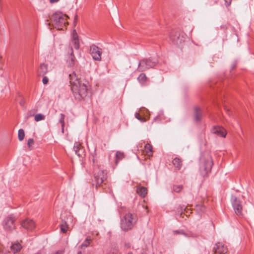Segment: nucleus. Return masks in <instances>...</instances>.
Segmentation results:
<instances>
[{
	"instance_id": "393cba45",
	"label": "nucleus",
	"mask_w": 254,
	"mask_h": 254,
	"mask_svg": "<svg viewBox=\"0 0 254 254\" xmlns=\"http://www.w3.org/2000/svg\"><path fill=\"white\" fill-rule=\"evenodd\" d=\"M60 227L61 231L62 232L65 233L67 232L68 229V225L67 224V223L65 221L62 220L60 224Z\"/></svg>"
},
{
	"instance_id": "e433bc0d",
	"label": "nucleus",
	"mask_w": 254,
	"mask_h": 254,
	"mask_svg": "<svg viewBox=\"0 0 254 254\" xmlns=\"http://www.w3.org/2000/svg\"><path fill=\"white\" fill-rule=\"evenodd\" d=\"M78 39V36L75 30L72 32V40Z\"/></svg>"
},
{
	"instance_id": "ea45409f",
	"label": "nucleus",
	"mask_w": 254,
	"mask_h": 254,
	"mask_svg": "<svg viewBox=\"0 0 254 254\" xmlns=\"http://www.w3.org/2000/svg\"><path fill=\"white\" fill-rule=\"evenodd\" d=\"M78 19L77 14H75L74 18V23H76Z\"/></svg>"
},
{
	"instance_id": "dca6fc26",
	"label": "nucleus",
	"mask_w": 254,
	"mask_h": 254,
	"mask_svg": "<svg viewBox=\"0 0 254 254\" xmlns=\"http://www.w3.org/2000/svg\"><path fill=\"white\" fill-rule=\"evenodd\" d=\"M136 192L138 194L142 197H144L147 193V188L139 186L137 187Z\"/></svg>"
},
{
	"instance_id": "ddd939ff",
	"label": "nucleus",
	"mask_w": 254,
	"mask_h": 254,
	"mask_svg": "<svg viewBox=\"0 0 254 254\" xmlns=\"http://www.w3.org/2000/svg\"><path fill=\"white\" fill-rule=\"evenodd\" d=\"M212 132L223 137H225L227 134L226 130L223 127L220 126L214 127L212 129Z\"/></svg>"
},
{
	"instance_id": "79ce46f5",
	"label": "nucleus",
	"mask_w": 254,
	"mask_h": 254,
	"mask_svg": "<svg viewBox=\"0 0 254 254\" xmlns=\"http://www.w3.org/2000/svg\"><path fill=\"white\" fill-rule=\"evenodd\" d=\"M225 3H226V5L227 6H230V4H231V0H230V1H227L226 0H225Z\"/></svg>"
},
{
	"instance_id": "1a4fd4ad",
	"label": "nucleus",
	"mask_w": 254,
	"mask_h": 254,
	"mask_svg": "<svg viewBox=\"0 0 254 254\" xmlns=\"http://www.w3.org/2000/svg\"><path fill=\"white\" fill-rule=\"evenodd\" d=\"M90 52L94 60L100 61L101 60L102 49L93 44L90 46Z\"/></svg>"
},
{
	"instance_id": "2f4dec72",
	"label": "nucleus",
	"mask_w": 254,
	"mask_h": 254,
	"mask_svg": "<svg viewBox=\"0 0 254 254\" xmlns=\"http://www.w3.org/2000/svg\"><path fill=\"white\" fill-rule=\"evenodd\" d=\"M34 141L33 139H32V138H30L28 140L27 145H28V148H29V150L32 149V146L34 144Z\"/></svg>"
},
{
	"instance_id": "423d86ee",
	"label": "nucleus",
	"mask_w": 254,
	"mask_h": 254,
	"mask_svg": "<svg viewBox=\"0 0 254 254\" xmlns=\"http://www.w3.org/2000/svg\"><path fill=\"white\" fill-rule=\"evenodd\" d=\"M156 62L150 59H145L141 60L138 64V69L139 71H145L147 69L154 67Z\"/></svg>"
},
{
	"instance_id": "6e6552de",
	"label": "nucleus",
	"mask_w": 254,
	"mask_h": 254,
	"mask_svg": "<svg viewBox=\"0 0 254 254\" xmlns=\"http://www.w3.org/2000/svg\"><path fill=\"white\" fill-rule=\"evenodd\" d=\"M15 217L10 215L6 217L3 221L2 225L4 229L6 231L11 232L15 228Z\"/></svg>"
},
{
	"instance_id": "c85d7f7f",
	"label": "nucleus",
	"mask_w": 254,
	"mask_h": 254,
	"mask_svg": "<svg viewBox=\"0 0 254 254\" xmlns=\"http://www.w3.org/2000/svg\"><path fill=\"white\" fill-rule=\"evenodd\" d=\"M64 117H65V116L64 114H61L59 122L61 124L63 132H64Z\"/></svg>"
},
{
	"instance_id": "a19ab883",
	"label": "nucleus",
	"mask_w": 254,
	"mask_h": 254,
	"mask_svg": "<svg viewBox=\"0 0 254 254\" xmlns=\"http://www.w3.org/2000/svg\"><path fill=\"white\" fill-rule=\"evenodd\" d=\"M59 0H50V2L51 3H55V2H57Z\"/></svg>"
},
{
	"instance_id": "7c9ffc66",
	"label": "nucleus",
	"mask_w": 254,
	"mask_h": 254,
	"mask_svg": "<svg viewBox=\"0 0 254 254\" xmlns=\"http://www.w3.org/2000/svg\"><path fill=\"white\" fill-rule=\"evenodd\" d=\"M91 239L86 238L83 243L81 245V247H87L90 243Z\"/></svg>"
},
{
	"instance_id": "b1692460",
	"label": "nucleus",
	"mask_w": 254,
	"mask_h": 254,
	"mask_svg": "<svg viewBox=\"0 0 254 254\" xmlns=\"http://www.w3.org/2000/svg\"><path fill=\"white\" fill-rule=\"evenodd\" d=\"M73 149L76 154H77L78 156H80L81 155L80 154V144L79 142L75 143L73 146Z\"/></svg>"
},
{
	"instance_id": "de8ad7c7",
	"label": "nucleus",
	"mask_w": 254,
	"mask_h": 254,
	"mask_svg": "<svg viewBox=\"0 0 254 254\" xmlns=\"http://www.w3.org/2000/svg\"><path fill=\"white\" fill-rule=\"evenodd\" d=\"M20 105H23V102L20 103Z\"/></svg>"
},
{
	"instance_id": "20e7f679",
	"label": "nucleus",
	"mask_w": 254,
	"mask_h": 254,
	"mask_svg": "<svg viewBox=\"0 0 254 254\" xmlns=\"http://www.w3.org/2000/svg\"><path fill=\"white\" fill-rule=\"evenodd\" d=\"M94 182L96 187L100 186L107 179V172L100 167H97L94 170Z\"/></svg>"
},
{
	"instance_id": "58836bf2",
	"label": "nucleus",
	"mask_w": 254,
	"mask_h": 254,
	"mask_svg": "<svg viewBox=\"0 0 254 254\" xmlns=\"http://www.w3.org/2000/svg\"><path fill=\"white\" fill-rule=\"evenodd\" d=\"M64 253V250H60L57 251L55 254H63Z\"/></svg>"
},
{
	"instance_id": "cd10ccee",
	"label": "nucleus",
	"mask_w": 254,
	"mask_h": 254,
	"mask_svg": "<svg viewBox=\"0 0 254 254\" xmlns=\"http://www.w3.org/2000/svg\"><path fill=\"white\" fill-rule=\"evenodd\" d=\"M45 116L42 114H38L35 116L34 120L36 122H39L45 120Z\"/></svg>"
},
{
	"instance_id": "f03ea898",
	"label": "nucleus",
	"mask_w": 254,
	"mask_h": 254,
	"mask_svg": "<svg viewBox=\"0 0 254 254\" xmlns=\"http://www.w3.org/2000/svg\"><path fill=\"white\" fill-rule=\"evenodd\" d=\"M68 16L61 12L53 13L50 17L51 23L58 30H62L63 27L68 24L66 18Z\"/></svg>"
},
{
	"instance_id": "6ab92c4d",
	"label": "nucleus",
	"mask_w": 254,
	"mask_h": 254,
	"mask_svg": "<svg viewBox=\"0 0 254 254\" xmlns=\"http://www.w3.org/2000/svg\"><path fill=\"white\" fill-rule=\"evenodd\" d=\"M40 74L44 75L48 72V65L45 64H41L39 68Z\"/></svg>"
},
{
	"instance_id": "a211bd4d",
	"label": "nucleus",
	"mask_w": 254,
	"mask_h": 254,
	"mask_svg": "<svg viewBox=\"0 0 254 254\" xmlns=\"http://www.w3.org/2000/svg\"><path fill=\"white\" fill-rule=\"evenodd\" d=\"M172 163L178 170H180L182 167V162L181 160L179 158H174L172 161Z\"/></svg>"
},
{
	"instance_id": "0eeeda50",
	"label": "nucleus",
	"mask_w": 254,
	"mask_h": 254,
	"mask_svg": "<svg viewBox=\"0 0 254 254\" xmlns=\"http://www.w3.org/2000/svg\"><path fill=\"white\" fill-rule=\"evenodd\" d=\"M231 202L236 214L240 217H242L243 216V207L240 199L235 196L232 195Z\"/></svg>"
},
{
	"instance_id": "473e14b6",
	"label": "nucleus",
	"mask_w": 254,
	"mask_h": 254,
	"mask_svg": "<svg viewBox=\"0 0 254 254\" xmlns=\"http://www.w3.org/2000/svg\"><path fill=\"white\" fill-rule=\"evenodd\" d=\"M72 42L74 44V48L76 50L78 49L79 48V43L78 39L72 40Z\"/></svg>"
},
{
	"instance_id": "f257e3e1",
	"label": "nucleus",
	"mask_w": 254,
	"mask_h": 254,
	"mask_svg": "<svg viewBox=\"0 0 254 254\" xmlns=\"http://www.w3.org/2000/svg\"><path fill=\"white\" fill-rule=\"evenodd\" d=\"M71 89L75 99L80 100L87 96L88 82L87 81H79L75 71L69 74Z\"/></svg>"
},
{
	"instance_id": "412c9836",
	"label": "nucleus",
	"mask_w": 254,
	"mask_h": 254,
	"mask_svg": "<svg viewBox=\"0 0 254 254\" xmlns=\"http://www.w3.org/2000/svg\"><path fill=\"white\" fill-rule=\"evenodd\" d=\"M21 248V245L18 243H14L11 246V250L14 253H16L20 251Z\"/></svg>"
},
{
	"instance_id": "2eb2a0df",
	"label": "nucleus",
	"mask_w": 254,
	"mask_h": 254,
	"mask_svg": "<svg viewBox=\"0 0 254 254\" xmlns=\"http://www.w3.org/2000/svg\"><path fill=\"white\" fill-rule=\"evenodd\" d=\"M202 112L198 107H195L194 108V118L196 122H200L201 120Z\"/></svg>"
},
{
	"instance_id": "39448f33",
	"label": "nucleus",
	"mask_w": 254,
	"mask_h": 254,
	"mask_svg": "<svg viewBox=\"0 0 254 254\" xmlns=\"http://www.w3.org/2000/svg\"><path fill=\"white\" fill-rule=\"evenodd\" d=\"M169 37L172 43L178 46L185 40V37L184 34L176 30L171 31L169 34Z\"/></svg>"
},
{
	"instance_id": "bb28decb",
	"label": "nucleus",
	"mask_w": 254,
	"mask_h": 254,
	"mask_svg": "<svg viewBox=\"0 0 254 254\" xmlns=\"http://www.w3.org/2000/svg\"><path fill=\"white\" fill-rule=\"evenodd\" d=\"M25 137L24 131L23 129H20L18 132V137L20 141H22Z\"/></svg>"
},
{
	"instance_id": "4c0bfd02",
	"label": "nucleus",
	"mask_w": 254,
	"mask_h": 254,
	"mask_svg": "<svg viewBox=\"0 0 254 254\" xmlns=\"http://www.w3.org/2000/svg\"><path fill=\"white\" fill-rule=\"evenodd\" d=\"M49 81V79L47 77L44 76L43 78L42 82L44 84H46Z\"/></svg>"
},
{
	"instance_id": "c03bdc74",
	"label": "nucleus",
	"mask_w": 254,
	"mask_h": 254,
	"mask_svg": "<svg viewBox=\"0 0 254 254\" xmlns=\"http://www.w3.org/2000/svg\"><path fill=\"white\" fill-rule=\"evenodd\" d=\"M1 56H0V68H1Z\"/></svg>"
},
{
	"instance_id": "7ed1b4c3",
	"label": "nucleus",
	"mask_w": 254,
	"mask_h": 254,
	"mask_svg": "<svg viewBox=\"0 0 254 254\" xmlns=\"http://www.w3.org/2000/svg\"><path fill=\"white\" fill-rule=\"evenodd\" d=\"M213 165L211 157L207 154L200 159V173L203 177L206 176L211 171Z\"/></svg>"
},
{
	"instance_id": "f3484780",
	"label": "nucleus",
	"mask_w": 254,
	"mask_h": 254,
	"mask_svg": "<svg viewBox=\"0 0 254 254\" xmlns=\"http://www.w3.org/2000/svg\"><path fill=\"white\" fill-rule=\"evenodd\" d=\"M173 233L174 234H181L187 237H194L195 236L191 232L185 233L183 230H176L174 231Z\"/></svg>"
},
{
	"instance_id": "9d476101",
	"label": "nucleus",
	"mask_w": 254,
	"mask_h": 254,
	"mask_svg": "<svg viewBox=\"0 0 254 254\" xmlns=\"http://www.w3.org/2000/svg\"><path fill=\"white\" fill-rule=\"evenodd\" d=\"M21 226L29 231L33 230L36 227L35 223L32 219H26L21 223Z\"/></svg>"
},
{
	"instance_id": "f8f14e48",
	"label": "nucleus",
	"mask_w": 254,
	"mask_h": 254,
	"mask_svg": "<svg viewBox=\"0 0 254 254\" xmlns=\"http://www.w3.org/2000/svg\"><path fill=\"white\" fill-rule=\"evenodd\" d=\"M228 249L222 243L216 244V248H215V254H226Z\"/></svg>"
},
{
	"instance_id": "5701e85b",
	"label": "nucleus",
	"mask_w": 254,
	"mask_h": 254,
	"mask_svg": "<svg viewBox=\"0 0 254 254\" xmlns=\"http://www.w3.org/2000/svg\"><path fill=\"white\" fill-rule=\"evenodd\" d=\"M138 81L142 84H144L147 81V78L144 73H141L137 78Z\"/></svg>"
},
{
	"instance_id": "c9c22d12",
	"label": "nucleus",
	"mask_w": 254,
	"mask_h": 254,
	"mask_svg": "<svg viewBox=\"0 0 254 254\" xmlns=\"http://www.w3.org/2000/svg\"><path fill=\"white\" fill-rule=\"evenodd\" d=\"M196 210L197 211L199 210L200 212H203L205 210V207L201 205H198L196 206Z\"/></svg>"
},
{
	"instance_id": "09e8293b",
	"label": "nucleus",
	"mask_w": 254,
	"mask_h": 254,
	"mask_svg": "<svg viewBox=\"0 0 254 254\" xmlns=\"http://www.w3.org/2000/svg\"><path fill=\"white\" fill-rule=\"evenodd\" d=\"M20 105H23V102L20 103Z\"/></svg>"
},
{
	"instance_id": "c756f323",
	"label": "nucleus",
	"mask_w": 254,
	"mask_h": 254,
	"mask_svg": "<svg viewBox=\"0 0 254 254\" xmlns=\"http://www.w3.org/2000/svg\"><path fill=\"white\" fill-rule=\"evenodd\" d=\"M183 189L182 185H174L173 187V190L176 192H180Z\"/></svg>"
},
{
	"instance_id": "f704fd0d",
	"label": "nucleus",
	"mask_w": 254,
	"mask_h": 254,
	"mask_svg": "<svg viewBox=\"0 0 254 254\" xmlns=\"http://www.w3.org/2000/svg\"><path fill=\"white\" fill-rule=\"evenodd\" d=\"M37 112V109L31 110L30 111L28 112V113H27V117H30L34 116L35 114V113H36Z\"/></svg>"
},
{
	"instance_id": "4be33fe9",
	"label": "nucleus",
	"mask_w": 254,
	"mask_h": 254,
	"mask_svg": "<svg viewBox=\"0 0 254 254\" xmlns=\"http://www.w3.org/2000/svg\"><path fill=\"white\" fill-rule=\"evenodd\" d=\"M121 227L125 232L127 231V215L124 216V219L121 220Z\"/></svg>"
},
{
	"instance_id": "49530a36",
	"label": "nucleus",
	"mask_w": 254,
	"mask_h": 254,
	"mask_svg": "<svg viewBox=\"0 0 254 254\" xmlns=\"http://www.w3.org/2000/svg\"><path fill=\"white\" fill-rule=\"evenodd\" d=\"M92 161H93V163H95V159L94 158L93 159Z\"/></svg>"
},
{
	"instance_id": "37998d69",
	"label": "nucleus",
	"mask_w": 254,
	"mask_h": 254,
	"mask_svg": "<svg viewBox=\"0 0 254 254\" xmlns=\"http://www.w3.org/2000/svg\"><path fill=\"white\" fill-rule=\"evenodd\" d=\"M224 109H225V111H226V112H227L228 114H229V112H230V111H229V109H228L226 106H225V107H224Z\"/></svg>"
},
{
	"instance_id": "a878e982",
	"label": "nucleus",
	"mask_w": 254,
	"mask_h": 254,
	"mask_svg": "<svg viewBox=\"0 0 254 254\" xmlns=\"http://www.w3.org/2000/svg\"><path fill=\"white\" fill-rule=\"evenodd\" d=\"M123 158H124V155L123 153H122L120 151L117 152L116 155V161H115L116 164L117 165L118 162L120 160H122Z\"/></svg>"
},
{
	"instance_id": "72a5a7b5",
	"label": "nucleus",
	"mask_w": 254,
	"mask_h": 254,
	"mask_svg": "<svg viewBox=\"0 0 254 254\" xmlns=\"http://www.w3.org/2000/svg\"><path fill=\"white\" fill-rule=\"evenodd\" d=\"M135 117L137 120L140 121L141 122H145L146 121L145 118L141 117L138 113H135Z\"/></svg>"
},
{
	"instance_id": "9b49d317",
	"label": "nucleus",
	"mask_w": 254,
	"mask_h": 254,
	"mask_svg": "<svg viewBox=\"0 0 254 254\" xmlns=\"http://www.w3.org/2000/svg\"><path fill=\"white\" fill-rule=\"evenodd\" d=\"M138 220L137 216L135 213L128 214V230L132 229Z\"/></svg>"
},
{
	"instance_id": "aec40b11",
	"label": "nucleus",
	"mask_w": 254,
	"mask_h": 254,
	"mask_svg": "<svg viewBox=\"0 0 254 254\" xmlns=\"http://www.w3.org/2000/svg\"><path fill=\"white\" fill-rule=\"evenodd\" d=\"M144 149H145L146 154L148 156H152L153 148H152V146L149 143H147L145 145Z\"/></svg>"
},
{
	"instance_id": "4468645a",
	"label": "nucleus",
	"mask_w": 254,
	"mask_h": 254,
	"mask_svg": "<svg viewBox=\"0 0 254 254\" xmlns=\"http://www.w3.org/2000/svg\"><path fill=\"white\" fill-rule=\"evenodd\" d=\"M70 54L69 55L68 59L67 60V63L68 66L73 67L76 64L77 61L75 59V57L73 55V52L72 48L70 49Z\"/></svg>"
},
{
	"instance_id": "a18cd8bd",
	"label": "nucleus",
	"mask_w": 254,
	"mask_h": 254,
	"mask_svg": "<svg viewBox=\"0 0 254 254\" xmlns=\"http://www.w3.org/2000/svg\"><path fill=\"white\" fill-rule=\"evenodd\" d=\"M77 254H82V252L81 251H79Z\"/></svg>"
}]
</instances>
